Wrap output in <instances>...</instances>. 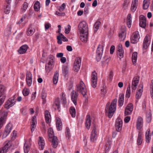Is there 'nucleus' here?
Wrapping results in <instances>:
<instances>
[{"instance_id":"obj_35","label":"nucleus","mask_w":153,"mask_h":153,"mask_svg":"<svg viewBox=\"0 0 153 153\" xmlns=\"http://www.w3.org/2000/svg\"><path fill=\"white\" fill-rule=\"evenodd\" d=\"M62 73L64 76H65L68 73L69 68L66 65H64L62 67Z\"/></svg>"},{"instance_id":"obj_43","label":"nucleus","mask_w":153,"mask_h":153,"mask_svg":"<svg viewBox=\"0 0 153 153\" xmlns=\"http://www.w3.org/2000/svg\"><path fill=\"white\" fill-rule=\"evenodd\" d=\"M30 149V146L25 143L24 145V150L25 153H28Z\"/></svg>"},{"instance_id":"obj_17","label":"nucleus","mask_w":153,"mask_h":153,"mask_svg":"<svg viewBox=\"0 0 153 153\" xmlns=\"http://www.w3.org/2000/svg\"><path fill=\"white\" fill-rule=\"evenodd\" d=\"M143 121L142 118L140 116L138 117L136 122V127L138 130H140L143 127Z\"/></svg>"},{"instance_id":"obj_46","label":"nucleus","mask_w":153,"mask_h":153,"mask_svg":"<svg viewBox=\"0 0 153 153\" xmlns=\"http://www.w3.org/2000/svg\"><path fill=\"white\" fill-rule=\"evenodd\" d=\"M130 88V85H128L127 88V89L126 90V97L128 98H129L130 97L131 94Z\"/></svg>"},{"instance_id":"obj_6","label":"nucleus","mask_w":153,"mask_h":153,"mask_svg":"<svg viewBox=\"0 0 153 153\" xmlns=\"http://www.w3.org/2000/svg\"><path fill=\"white\" fill-rule=\"evenodd\" d=\"M103 46L102 45H100L97 50L96 59L97 61L100 60L103 51Z\"/></svg>"},{"instance_id":"obj_13","label":"nucleus","mask_w":153,"mask_h":153,"mask_svg":"<svg viewBox=\"0 0 153 153\" xmlns=\"http://www.w3.org/2000/svg\"><path fill=\"white\" fill-rule=\"evenodd\" d=\"M78 97V94H76L75 91L73 90L71 93V98L72 102L75 105L77 104V101Z\"/></svg>"},{"instance_id":"obj_18","label":"nucleus","mask_w":153,"mask_h":153,"mask_svg":"<svg viewBox=\"0 0 153 153\" xmlns=\"http://www.w3.org/2000/svg\"><path fill=\"white\" fill-rule=\"evenodd\" d=\"M28 46L26 45H24L21 46L18 50L20 54H23L25 53L27 51Z\"/></svg>"},{"instance_id":"obj_12","label":"nucleus","mask_w":153,"mask_h":153,"mask_svg":"<svg viewBox=\"0 0 153 153\" xmlns=\"http://www.w3.org/2000/svg\"><path fill=\"white\" fill-rule=\"evenodd\" d=\"M139 25L143 28H145L146 26V20L145 17L143 15H140L139 17Z\"/></svg>"},{"instance_id":"obj_5","label":"nucleus","mask_w":153,"mask_h":153,"mask_svg":"<svg viewBox=\"0 0 153 153\" xmlns=\"http://www.w3.org/2000/svg\"><path fill=\"white\" fill-rule=\"evenodd\" d=\"M97 81V74L96 71H94L92 73L91 78V86L93 88H95L96 87Z\"/></svg>"},{"instance_id":"obj_22","label":"nucleus","mask_w":153,"mask_h":153,"mask_svg":"<svg viewBox=\"0 0 153 153\" xmlns=\"http://www.w3.org/2000/svg\"><path fill=\"white\" fill-rule=\"evenodd\" d=\"M80 38L81 41L82 42H86L88 38V32H87L86 33H80Z\"/></svg>"},{"instance_id":"obj_52","label":"nucleus","mask_w":153,"mask_h":153,"mask_svg":"<svg viewBox=\"0 0 153 153\" xmlns=\"http://www.w3.org/2000/svg\"><path fill=\"white\" fill-rule=\"evenodd\" d=\"M34 33V31L33 29H28L27 31V34L28 36H31Z\"/></svg>"},{"instance_id":"obj_55","label":"nucleus","mask_w":153,"mask_h":153,"mask_svg":"<svg viewBox=\"0 0 153 153\" xmlns=\"http://www.w3.org/2000/svg\"><path fill=\"white\" fill-rule=\"evenodd\" d=\"M60 102L59 100H56L55 101V104L56 106L57 107L59 111H60Z\"/></svg>"},{"instance_id":"obj_7","label":"nucleus","mask_w":153,"mask_h":153,"mask_svg":"<svg viewBox=\"0 0 153 153\" xmlns=\"http://www.w3.org/2000/svg\"><path fill=\"white\" fill-rule=\"evenodd\" d=\"M92 124L93 127L91 134L90 140L91 141L94 142L96 139L97 134L96 131V125L94 122H93Z\"/></svg>"},{"instance_id":"obj_30","label":"nucleus","mask_w":153,"mask_h":153,"mask_svg":"<svg viewBox=\"0 0 153 153\" xmlns=\"http://www.w3.org/2000/svg\"><path fill=\"white\" fill-rule=\"evenodd\" d=\"M131 16L130 14H129L127 18V24L128 28H130L131 27Z\"/></svg>"},{"instance_id":"obj_59","label":"nucleus","mask_w":153,"mask_h":153,"mask_svg":"<svg viewBox=\"0 0 153 153\" xmlns=\"http://www.w3.org/2000/svg\"><path fill=\"white\" fill-rule=\"evenodd\" d=\"M4 107L7 110H8L10 108V101L8 100V101L5 103L4 105Z\"/></svg>"},{"instance_id":"obj_32","label":"nucleus","mask_w":153,"mask_h":153,"mask_svg":"<svg viewBox=\"0 0 153 153\" xmlns=\"http://www.w3.org/2000/svg\"><path fill=\"white\" fill-rule=\"evenodd\" d=\"M42 98V103L44 104H45L46 102V100L47 97V94L45 90H43L42 91L41 95Z\"/></svg>"},{"instance_id":"obj_21","label":"nucleus","mask_w":153,"mask_h":153,"mask_svg":"<svg viewBox=\"0 0 153 153\" xmlns=\"http://www.w3.org/2000/svg\"><path fill=\"white\" fill-rule=\"evenodd\" d=\"M38 144L40 149L41 150H43L45 146V143L43 137H39Z\"/></svg>"},{"instance_id":"obj_4","label":"nucleus","mask_w":153,"mask_h":153,"mask_svg":"<svg viewBox=\"0 0 153 153\" xmlns=\"http://www.w3.org/2000/svg\"><path fill=\"white\" fill-rule=\"evenodd\" d=\"M78 28L79 32L80 33H86L87 32H88V26L85 22H81L78 25Z\"/></svg>"},{"instance_id":"obj_10","label":"nucleus","mask_w":153,"mask_h":153,"mask_svg":"<svg viewBox=\"0 0 153 153\" xmlns=\"http://www.w3.org/2000/svg\"><path fill=\"white\" fill-rule=\"evenodd\" d=\"M126 28L124 26L122 27L119 34V38L121 41H123L126 37Z\"/></svg>"},{"instance_id":"obj_27","label":"nucleus","mask_w":153,"mask_h":153,"mask_svg":"<svg viewBox=\"0 0 153 153\" xmlns=\"http://www.w3.org/2000/svg\"><path fill=\"white\" fill-rule=\"evenodd\" d=\"M124 101V94H121L119 95V98L118 101V105L122 106L123 103Z\"/></svg>"},{"instance_id":"obj_45","label":"nucleus","mask_w":153,"mask_h":153,"mask_svg":"<svg viewBox=\"0 0 153 153\" xmlns=\"http://www.w3.org/2000/svg\"><path fill=\"white\" fill-rule=\"evenodd\" d=\"M28 7V4L27 2H25L23 4V7L22 8V12H25Z\"/></svg>"},{"instance_id":"obj_15","label":"nucleus","mask_w":153,"mask_h":153,"mask_svg":"<svg viewBox=\"0 0 153 153\" xmlns=\"http://www.w3.org/2000/svg\"><path fill=\"white\" fill-rule=\"evenodd\" d=\"M4 144V146L0 149L2 153H6L8 151L10 148V140L5 141Z\"/></svg>"},{"instance_id":"obj_64","label":"nucleus","mask_w":153,"mask_h":153,"mask_svg":"<svg viewBox=\"0 0 153 153\" xmlns=\"http://www.w3.org/2000/svg\"><path fill=\"white\" fill-rule=\"evenodd\" d=\"M115 46L114 45L111 46L110 49V53L111 54H112L114 52Z\"/></svg>"},{"instance_id":"obj_24","label":"nucleus","mask_w":153,"mask_h":153,"mask_svg":"<svg viewBox=\"0 0 153 153\" xmlns=\"http://www.w3.org/2000/svg\"><path fill=\"white\" fill-rule=\"evenodd\" d=\"M111 60V58L108 56H104L102 61V66H105L106 65H108V62Z\"/></svg>"},{"instance_id":"obj_9","label":"nucleus","mask_w":153,"mask_h":153,"mask_svg":"<svg viewBox=\"0 0 153 153\" xmlns=\"http://www.w3.org/2000/svg\"><path fill=\"white\" fill-rule=\"evenodd\" d=\"M81 63V60L80 58H76L74 63V68L76 72H78Z\"/></svg>"},{"instance_id":"obj_19","label":"nucleus","mask_w":153,"mask_h":153,"mask_svg":"<svg viewBox=\"0 0 153 153\" xmlns=\"http://www.w3.org/2000/svg\"><path fill=\"white\" fill-rule=\"evenodd\" d=\"M139 86L140 87V88L137 91L135 96L136 98L137 99H139L140 98L143 91V86L141 85H140Z\"/></svg>"},{"instance_id":"obj_38","label":"nucleus","mask_w":153,"mask_h":153,"mask_svg":"<svg viewBox=\"0 0 153 153\" xmlns=\"http://www.w3.org/2000/svg\"><path fill=\"white\" fill-rule=\"evenodd\" d=\"M58 73L57 72H55L53 76V82L55 84H56L57 82L58 79Z\"/></svg>"},{"instance_id":"obj_16","label":"nucleus","mask_w":153,"mask_h":153,"mask_svg":"<svg viewBox=\"0 0 153 153\" xmlns=\"http://www.w3.org/2000/svg\"><path fill=\"white\" fill-rule=\"evenodd\" d=\"M139 78L138 76L134 78L131 85V88L132 90H135L136 88V86L138 83Z\"/></svg>"},{"instance_id":"obj_11","label":"nucleus","mask_w":153,"mask_h":153,"mask_svg":"<svg viewBox=\"0 0 153 153\" xmlns=\"http://www.w3.org/2000/svg\"><path fill=\"white\" fill-rule=\"evenodd\" d=\"M133 105L130 103L128 104L126 107L125 111V115H128L131 114L133 110Z\"/></svg>"},{"instance_id":"obj_25","label":"nucleus","mask_w":153,"mask_h":153,"mask_svg":"<svg viewBox=\"0 0 153 153\" xmlns=\"http://www.w3.org/2000/svg\"><path fill=\"white\" fill-rule=\"evenodd\" d=\"M150 129H148L146 132L145 134L146 140V142L148 143H149L151 139V134H150Z\"/></svg>"},{"instance_id":"obj_28","label":"nucleus","mask_w":153,"mask_h":153,"mask_svg":"<svg viewBox=\"0 0 153 153\" xmlns=\"http://www.w3.org/2000/svg\"><path fill=\"white\" fill-rule=\"evenodd\" d=\"M90 116L89 114L87 115L85 123V127L88 130L90 129L91 124V120L90 119Z\"/></svg>"},{"instance_id":"obj_60","label":"nucleus","mask_w":153,"mask_h":153,"mask_svg":"<svg viewBox=\"0 0 153 153\" xmlns=\"http://www.w3.org/2000/svg\"><path fill=\"white\" fill-rule=\"evenodd\" d=\"M151 89V90L150 91L151 95L152 98L153 99V80H152Z\"/></svg>"},{"instance_id":"obj_53","label":"nucleus","mask_w":153,"mask_h":153,"mask_svg":"<svg viewBox=\"0 0 153 153\" xmlns=\"http://www.w3.org/2000/svg\"><path fill=\"white\" fill-rule=\"evenodd\" d=\"M139 32L137 31H136L133 33L132 36L134 37L135 38H137V39L138 40L139 38Z\"/></svg>"},{"instance_id":"obj_57","label":"nucleus","mask_w":153,"mask_h":153,"mask_svg":"<svg viewBox=\"0 0 153 153\" xmlns=\"http://www.w3.org/2000/svg\"><path fill=\"white\" fill-rule=\"evenodd\" d=\"M65 3H63L61 6L58 9L59 11L62 12L64 11L65 9Z\"/></svg>"},{"instance_id":"obj_2","label":"nucleus","mask_w":153,"mask_h":153,"mask_svg":"<svg viewBox=\"0 0 153 153\" xmlns=\"http://www.w3.org/2000/svg\"><path fill=\"white\" fill-rule=\"evenodd\" d=\"M48 133L49 140L52 142L53 147L56 148L58 144V139L57 137L54 136V132L52 128H50L48 129Z\"/></svg>"},{"instance_id":"obj_48","label":"nucleus","mask_w":153,"mask_h":153,"mask_svg":"<svg viewBox=\"0 0 153 153\" xmlns=\"http://www.w3.org/2000/svg\"><path fill=\"white\" fill-rule=\"evenodd\" d=\"M18 0H15L12 2V7L13 8H15L17 7V5L18 3Z\"/></svg>"},{"instance_id":"obj_36","label":"nucleus","mask_w":153,"mask_h":153,"mask_svg":"<svg viewBox=\"0 0 153 153\" xmlns=\"http://www.w3.org/2000/svg\"><path fill=\"white\" fill-rule=\"evenodd\" d=\"M70 112L71 116L74 117L76 116V110L75 108L72 106L70 108Z\"/></svg>"},{"instance_id":"obj_34","label":"nucleus","mask_w":153,"mask_h":153,"mask_svg":"<svg viewBox=\"0 0 153 153\" xmlns=\"http://www.w3.org/2000/svg\"><path fill=\"white\" fill-rule=\"evenodd\" d=\"M101 22L99 21H97L94 25V33L97 32L100 27Z\"/></svg>"},{"instance_id":"obj_1","label":"nucleus","mask_w":153,"mask_h":153,"mask_svg":"<svg viewBox=\"0 0 153 153\" xmlns=\"http://www.w3.org/2000/svg\"><path fill=\"white\" fill-rule=\"evenodd\" d=\"M117 101L116 99H114L112 101L110 105L109 102H108L106 105L105 111L108 113V117L110 118L112 117L116 110Z\"/></svg>"},{"instance_id":"obj_39","label":"nucleus","mask_w":153,"mask_h":153,"mask_svg":"<svg viewBox=\"0 0 153 153\" xmlns=\"http://www.w3.org/2000/svg\"><path fill=\"white\" fill-rule=\"evenodd\" d=\"M40 8V4L39 1H37L34 5V8L35 11H38Z\"/></svg>"},{"instance_id":"obj_63","label":"nucleus","mask_w":153,"mask_h":153,"mask_svg":"<svg viewBox=\"0 0 153 153\" xmlns=\"http://www.w3.org/2000/svg\"><path fill=\"white\" fill-rule=\"evenodd\" d=\"M57 38L58 40L57 42L59 44H61L62 43V41L61 40V36H57Z\"/></svg>"},{"instance_id":"obj_41","label":"nucleus","mask_w":153,"mask_h":153,"mask_svg":"<svg viewBox=\"0 0 153 153\" xmlns=\"http://www.w3.org/2000/svg\"><path fill=\"white\" fill-rule=\"evenodd\" d=\"M146 121L148 123H150L152 120V114L150 112H147L146 115Z\"/></svg>"},{"instance_id":"obj_61","label":"nucleus","mask_w":153,"mask_h":153,"mask_svg":"<svg viewBox=\"0 0 153 153\" xmlns=\"http://www.w3.org/2000/svg\"><path fill=\"white\" fill-rule=\"evenodd\" d=\"M52 65H46L45 67V70L49 72L52 69Z\"/></svg>"},{"instance_id":"obj_49","label":"nucleus","mask_w":153,"mask_h":153,"mask_svg":"<svg viewBox=\"0 0 153 153\" xmlns=\"http://www.w3.org/2000/svg\"><path fill=\"white\" fill-rule=\"evenodd\" d=\"M32 79V74L30 72H27L26 74V80Z\"/></svg>"},{"instance_id":"obj_62","label":"nucleus","mask_w":153,"mask_h":153,"mask_svg":"<svg viewBox=\"0 0 153 153\" xmlns=\"http://www.w3.org/2000/svg\"><path fill=\"white\" fill-rule=\"evenodd\" d=\"M4 96H3L1 97H0V106L4 102Z\"/></svg>"},{"instance_id":"obj_37","label":"nucleus","mask_w":153,"mask_h":153,"mask_svg":"<svg viewBox=\"0 0 153 153\" xmlns=\"http://www.w3.org/2000/svg\"><path fill=\"white\" fill-rule=\"evenodd\" d=\"M137 53L136 52H134L132 55V61L133 63L135 64L136 63L137 59Z\"/></svg>"},{"instance_id":"obj_14","label":"nucleus","mask_w":153,"mask_h":153,"mask_svg":"<svg viewBox=\"0 0 153 153\" xmlns=\"http://www.w3.org/2000/svg\"><path fill=\"white\" fill-rule=\"evenodd\" d=\"M124 51L122 47V45L120 44L118 46L117 54V57L120 59L123 58V56Z\"/></svg>"},{"instance_id":"obj_50","label":"nucleus","mask_w":153,"mask_h":153,"mask_svg":"<svg viewBox=\"0 0 153 153\" xmlns=\"http://www.w3.org/2000/svg\"><path fill=\"white\" fill-rule=\"evenodd\" d=\"M138 40L136 38H135L134 37H133L132 36L131 38V42L132 44H136L138 42Z\"/></svg>"},{"instance_id":"obj_44","label":"nucleus","mask_w":153,"mask_h":153,"mask_svg":"<svg viewBox=\"0 0 153 153\" xmlns=\"http://www.w3.org/2000/svg\"><path fill=\"white\" fill-rule=\"evenodd\" d=\"M5 91V89L4 86L1 85H0V97L3 96H4V92Z\"/></svg>"},{"instance_id":"obj_47","label":"nucleus","mask_w":153,"mask_h":153,"mask_svg":"<svg viewBox=\"0 0 153 153\" xmlns=\"http://www.w3.org/2000/svg\"><path fill=\"white\" fill-rule=\"evenodd\" d=\"M22 93L24 96H27L29 93V90L27 88H24L22 91Z\"/></svg>"},{"instance_id":"obj_33","label":"nucleus","mask_w":153,"mask_h":153,"mask_svg":"<svg viewBox=\"0 0 153 153\" xmlns=\"http://www.w3.org/2000/svg\"><path fill=\"white\" fill-rule=\"evenodd\" d=\"M7 4L4 9V13L5 14H9L10 13V6H9V0H5Z\"/></svg>"},{"instance_id":"obj_58","label":"nucleus","mask_w":153,"mask_h":153,"mask_svg":"<svg viewBox=\"0 0 153 153\" xmlns=\"http://www.w3.org/2000/svg\"><path fill=\"white\" fill-rule=\"evenodd\" d=\"M9 133L10 132L8 131H4V133L2 136L3 138H5L9 134Z\"/></svg>"},{"instance_id":"obj_23","label":"nucleus","mask_w":153,"mask_h":153,"mask_svg":"<svg viewBox=\"0 0 153 153\" xmlns=\"http://www.w3.org/2000/svg\"><path fill=\"white\" fill-rule=\"evenodd\" d=\"M62 123L61 120L59 117L56 118V125L58 131H60L62 129Z\"/></svg>"},{"instance_id":"obj_54","label":"nucleus","mask_w":153,"mask_h":153,"mask_svg":"<svg viewBox=\"0 0 153 153\" xmlns=\"http://www.w3.org/2000/svg\"><path fill=\"white\" fill-rule=\"evenodd\" d=\"M10 99L11 100H10V107H11L15 105L16 100L14 97L12 99Z\"/></svg>"},{"instance_id":"obj_31","label":"nucleus","mask_w":153,"mask_h":153,"mask_svg":"<svg viewBox=\"0 0 153 153\" xmlns=\"http://www.w3.org/2000/svg\"><path fill=\"white\" fill-rule=\"evenodd\" d=\"M7 113L4 112V117H1L0 118V129L2 127L4 123L5 119L7 115Z\"/></svg>"},{"instance_id":"obj_3","label":"nucleus","mask_w":153,"mask_h":153,"mask_svg":"<svg viewBox=\"0 0 153 153\" xmlns=\"http://www.w3.org/2000/svg\"><path fill=\"white\" fill-rule=\"evenodd\" d=\"M77 91L80 92L85 98V102L87 103L88 98L87 95V90L85 85L82 80H81L77 87Z\"/></svg>"},{"instance_id":"obj_26","label":"nucleus","mask_w":153,"mask_h":153,"mask_svg":"<svg viewBox=\"0 0 153 153\" xmlns=\"http://www.w3.org/2000/svg\"><path fill=\"white\" fill-rule=\"evenodd\" d=\"M31 123V131L32 132H33L34 131V129L33 128H35L36 126L35 125L37 123L36 118V116H34L33 117Z\"/></svg>"},{"instance_id":"obj_20","label":"nucleus","mask_w":153,"mask_h":153,"mask_svg":"<svg viewBox=\"0 0 153 153\" xmlns=\"http://www.w3.org/2000/svg\"><path fill=\"white\" fill-rule=\"evenodd\" d=\"M137 2L138 0H133L132 1L131 10L133 12H135L136 10L138 4Z\"/></svg>"},{"instance_id":"obj_40","label":"nucleus","mask_w":153,"mask_h":153,"mask_svg":"<svg viewBox=\"0 0 153 153\" xmlns=\"http://www.w3.org/2000/svg\"><path fill=\"white\" fill-rule=\"evenodd\" d=\"M143 139L142 138V134L140 132L138 134L137 139V144L138 145H140L142 142Z\"/></svg>"},{"instance_id":"obj_51","label":"nucleus","mask_w":153,"mask_h":153,"mask_svg":"<svg viewBox=\"0 0 153 153\" xmlns=\"http://www.w3.org/2000/svg\"><path fill=\"white\" fill-rule=\"evenodd\" d=\"M65 135L69 139L70 137V130L68 127L66 128V131L65 132Z\"/></svg>"},{"instance_id":"obj_56","label":"nucleus","mask_w":153,"mask_h":153,"mask_svg":"<svg viewBox=\"0 0 153 153\" xmlns=\"http://www.w3.org/2000/svg\"><path fill=\"white\" fill-rule=\"evenodd\" d=\"M55 14L59 16H64L65 15V13L64 12H58L56 11L55 12Z\"/></svg>"},{"instance_id":"obj_29","label":"nucleus","mask_w":153,"mask_h":153,"mask_svg":"<svg viewBox=\"0 0 153 153\" xmlns=\"http://www.w3.org/2000/svg\"><path fill=\"white\" fill-rule=\"evenodd\" d=\"M51 115L49 112L48 111H46L45 112V117L46 122L48 123H50V117Z\"/></svg>"},{"instance_id":"obj_8","label":"nucleus","mask_w":153,"mask_h":153,"mask_svg":"<svg viewBox=\"0 0 153 153\" xmlns=\"http://www.w3.org/2000/svg\"><path fill=\"white\" fill-rule=\"evenodd\" d=\"M123 121L120 118L118 117L116 120L115 126L116 130L120 131L122 128Z\"/></svg>"},{"instance_id":"obj_42","label":"nucleus","mask_w":153,"mask_h":153,"mask_svg":"<svg viewBox=\"0 0 153 153\" xmlns=\"http://www.w3.org/2000/svg\"><path fill=\"white\" fill-rule=\"evenodd\" d=\"M17 134V132L16 131L14 130L11 134V140L13 141L16 138Z\"/></svg>"}]
</instances>
